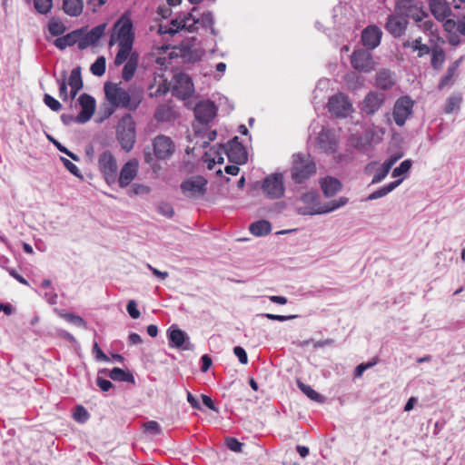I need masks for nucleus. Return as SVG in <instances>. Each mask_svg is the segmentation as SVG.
Here are the masks:
<instances>
[{
    "instance_id": "nucleus-62",
    "label": "nucleus",
    "mask_w": 465,
    "mask_h": 465,
    "mask_svg": "<svg viewBox=\"0 0 465 465\" xmlns=\"http://www.w3.org/2000/svg\"><path fill=\"white\" fill-rule=\"evenodd\" d=\"M233 353L238 358L239 361L242 364H247L248 355L244 348H242V346H235L233 348Z\"/></svg>"
},
{
    "instance_id": "nucleus-61",
    "label": "nucleus",
    "mask_w": 465,
    "mask_h": 465,
    "mask_svg": "<svg viewBox=\"0 0 465 465\" xmlns=\"http://www.w3.org/2000/svg\"><path fill=\"white\" fill-rule=\"evenodd\" d=\"M126 311L131 318L138 319L141 315L135 300H130L126 305Z\"/></svg>"
},
{
    "instance_id": "nucleus-37",
    "label": "nucleus",
    "mask_w": 465,
    "mask_h": 465,
    "mask_svg": "<svg viewBox=\"0 0 465 465\" xmlns=\"http://www.w3.org/2000/svg\"><path fill=\"white\" fill-rule=\"evenodd\" d=\"M193 13H188L186 15H183V16L180 15L174 19H172L168 25H171L173 28L177 27V33L183 29L187 30V27L190 25L189 22L191 21Z\"/></svg>"
},
{
    "instance_id": "nucleus-7",
    "label": "nucleus",
    "mask_w": 465,
    "mask_h": 465,
    "mask_svg": "<svg viewBox=\"0 0 465 465\" xmlns=\"http://www.w3.org/2000/svg\"><path fill=\"white\" fill-rule=\"evenodd\" d=\"M349 203V199L345 196H341L338 199L331 200L328 203H323L322 207L315 206H306L299 207L298 213L301 215H317V214H326L331 213L333 211L338 210L339 208L346 205Z\"/></svg>"
},
{
    "instance_id": "nucleus-49",
    "label": "nucleus",
    "mask_w": 465,
    "mask_h": 465,
    "mask_svg": "<svg viewBox=\"0 0 465 465\" xmlns=\"http://www.w3.org/2000/svg\"><path fill=\"white\" fill-rule=\"evenodd\" d=\"M390 171V167L382 163L381 167L377 169L375 174L373 175L371 184H377L382 182L389 174Z\"/></svg>"
},
{
    "instance_id": "nucleus-19",
    "label": "nucleus",
    "mask_w": 465,
    "mask_h": 465,
    "mask_svg": "<svg viewBox=\"0 0 465 465\" xmlns=\"http://www.w3.org/2000/svg\"><path fill=\"white\" fill-rule=\"evenodd\" d=\"M382 31L375 25H368L361 32V43L370 50L375 49L381 41Z\"/></svg>"
},
{
    "instance_id": "nucleus-11",
    "label": "nucleus",
    "mask_w": 465,
    "mask_h": 465,
    "mask_svg": "<svg viewBox=\"0 0 465 465\" xmlns=\"http://www.w3.org/2000/svg\"><path fill=\"white\" fill-rule=\"evenodd\" d=\"M328 109L336 117H346L352 111V105L343 94H337L330 97Z\"/></svg>"
},
{
    "instance_id": "nucleus-51",
    "label": "nucleus",
    "mask_w": 465,
    "mask_h": 465,
    "mask_svg": "<svg viewBox=\"0 0 465 465\" xmlns=\"http://www.w3.org/2000/svg\"><path fill=\"white\" fill-rule=\"evenodd\" d=\"M65 79H66V71H63L62 78L56 80V82L59 85V97L64 102L68 100V90H67V84L65 82Z\"/></svg>"
},
{
    "instance_id": "nucleus-21",
    "label": "nucleus",
    "mask_w": 465,
    "mask_h": 465,
    "mask_svg": "<svg viewBox=\"0 0 465 465\" xmlns=\"http://www.w3.org/2000/svg\"><path fill=\"white\" fill-rule=\"evenodd\" d=\"M138 172V162L135 159L129 160L120 171L118 183L121 188L127 187L135 178Z\"/></svg>"
},
{
    "instance_id": "nucleus-57",
    "label": "nucleus",
    "mask_w": 465,
    "mask_h": 465,
    "mask_svg": "<svg viewBox=\"0 0 465 465\" xmlns=\"http://www.w3.org/2000/svg\"><path fill=\"white\" fill-rule=\"evenodd\" d=\"M144 431L152 435H160L162 429L160 424L155 420H149L143 424Z\"/></svg>"
},
{
    "instance_id": "nucleus-12",
    "label": "nucleus",
    "mask_w": 465,
    "mask_h": 465,
    "mask_svg": "<svg viewBox=\"0 0 465 465\" xmlns=\"http://www.w3.org/2000/svg\"><path fill=\"white\" fill-rule=\"evenodd\" d=\"M195 119L202 124H208L217 114V107L211 100L198 102L193 109Z\"/></svg>"
},
{
    "instance_id": "nucleus-36",
    "label": "nucleus",
    "mask_w": 465,
    "mask_h": 465,
    "mask_svg": "<svg viewBox=\"0 0 465 465\" xmlns=\"http://www.w3.org/2000/svg\"><path fill=\"white\" fill-rule=\"evenodd\" d=\"M431 66L435 70H440L445 61V52L440 47H436L431 51Z\"/></svg>"
},
{
    "instance_id": "nucleus-44",
    "label": "nucleus",
    "mask_w": 465,
    "mask_h": 465,
    "mask_svg": "<svg viewBox=\"0 0 465 465\" xmlns=\"http://www.w3.org/2000/svg\"><path fill=\"white\" fill-rule=\"evenodd\" d=\"M65 30V25L59 20L52 18L48 23V31L53 36H60Z\"/></svg>"
},
{
    "instance_id": "nucleus-20",
    "label": "nucleus",
    "mask_w": 465,
    "mask_h": 465,
    "mask_svg": "<svg viewBox=\"0 0 465 465\" xmlns=\"http://www.w3.org/2000/svg\"><path fill=\"white\" fill-rule=\"evenodd\" d=\"M385 95L381 93L370 92L364 97L361 104V110L368 115H372L382 106Z\"/></svg>"
},
{
    "instance_id": "nucleus-24",
    "label": "nucleus",
    "mask_w": 465,
    "mask_h": 465,
    "mask_svg": "<svg viewBox=\"0 0 465 465\" xmlns=\"http://www.w3.org/2000/svg\"><path fill=\"white\" fill-rule=\"evenodd\" d=\"M99 374L108 375L113 381H124L132 384L135 383L134 376L129 370H124L119 367H114L112 370L102 369Z\"/></svg>"
},
{
    "instance_id": "nucleus-5",
    "label": "nucleus",
    "mask_w": 465,
    "mask_h": 465,
    "mask_svg": "<svg viewBox=\"0 0 465 465\" xmlns=\"http://www.w3.org/2000/svg\"><path fill=\"white\" fill-rule=\"evenodd\" d=\"M220 149L227 155L229 162L235 164H244L248 160L245 147L239 141L238 136H234L226 144L221 145Z\"/></svg>"
},
{
    "instance_id": "nucleus-8",
    "label": "nucleus",
    "mask_w": 465,
    "mask_h": 465,
    "mask_svg": "<svg viewBox=\"0 0 465 465\" xmlns=\"http://www.w3.org/2000/svg\"><path fill=\"white\" fill-rule=\"evenodd\" d=\"M262 189L269 199H279L284 194L283 177L281 173H272L264 178Z\"/></svg>"
},
{
    "instance_id": "nucleus-35",
    "label": "nucleus",
    "mask_w": 465,
    "mask_h": 465,
    "mask_svg": "<svg viewBox=\"0 0 465 465\" xmlns=\"http://www.w3.org/2000/svg\"><path fill=\"white\" fill-rule=\"evenodd\" d=\"M173 117V110L166 104H160L154 112V118L157 122H169Z\"/></svg>"
},
{
    "instance_id": "nucleus-55",
    "label": "nucleus",
    "mask_w": 465,
    "mask_h": 465,
    "mask_svg": "<svg viewBox=\"0 0 465 465\" xmlns=\"http://www.w3.org/2000/svg\"><path fill=\"white\" fill-rule=\"evenodd\" d=\"M43 100L45 104L54 112H58L62 108L61 103L51 94H45Z\"/></svg>"
},
{
    "instance_id": "nucleus-26",
    "label": "nucleus",
    "mask_w": 465,
    "mask_h": 465,
    "mask_svg": "<svg viewBox=\"0 0 465 465\" xmlns=\"http://www.w3.org/2000/svg\"><path fill=\"white\" fill-rule=\"evenodd\" d=\"M83 35V29L74 30L63 36L57 37L54 41V45L60 50L65 49L67 46H73L81 39Z\"/></svg>"
},
{
    "instance_id": "nucleus-3",
    "label": "nucleus",
    "mask_w": 465,
    "mask_h": 465,
    "mask_svg": "<svg viewBox=\"0 0 465 465\" xmlns=\"http://www.w3.org/2000/svg\"><path fill=\"white\" fill-rule=\"evenodd\" d=\"M104 93L107 100L114 107H124L130 111H135L139 106L140 101L132 100L128 92L116 84L106 83Z\"/></svg>"
},
{
    "instance_id": "nucleus-52",
    "label": "nucleus",
    "mask_w": 465,
    "mask_h": 465,
    "mask_svg": "<svg viewBox=\"0 0 465 465\" xmlns=\"http://www.w3.org/2000/svg\"><path fill=\"white\" fill-rule=\"evenodd\" d=\"M90 414L84 406H76L75 411L74 412V420H76L79 423H84L88 420Z\"/></svg>"
},
{
    "instance_id": "nucleus-30",
    "label": "nucleus",
    "mask_w": 465,
    "mask_h": 465,
    "mask_svg": "<svg viewBox=\"0 0 465 465\" xmlns=\"http://www.w3.org/2000/svg\"><path fill=\"white\" fill-rule=\"evenodd\" d=\"M138 65V54L134 52L128 61L124 64L122 70V78L125 82L133 79Z\"/></svg>"
},
{
    "instance_id": "nucleus-28",
    "label": "nucleus",
    "mask_w": 465,
    "mask_h": 465,
    "mask_svg": "<svg viewBox=\"0 0 465 465\" xmlns=\"http://www.w3.org/2000/svg\"><path fill=\"white\" fill-rule=\"evenodd\" d=\"M192 24L187 27V31L193 33L197 30L196 25H200L203 28H208L210 25H214V17L212 12L207 11L202 14L201 17L195 18L193 15L191 18Z\"/></svg>"
},
{
    "instance_id": "nucleus-50",
    "label": "nucleus",
    "mask_w": 465,
    "mask_h": 465,
    "mask_svg": "<svg viewBox=\"0 0 465 465\" xmlns=\"http://www.w3.org/2000/svg\"><path fill=\"white\" fill-rule=\"evenodd\" d=\"M34 6L38 13L46 15L50 12L53 2L52 0H34Z\"/></svg>"
},
{
    "instance_id": "nucleus-13",
    "label": "nucleus",
    "mask_w": 465,
    "mask_h": 465,
    "mask_svg": "<svg viewBox=\"0 0 465 465\" xmlns=\"http://www.w3.org/2000/svg\"><path fill=\"white\" fill-rule=\"evenodd\" d=\"M351 66L361 72H370L374 67V61L370 51L364 49L354 50L351 55Z\"/></svg>"
},
{
    "instance_id": "nucleus-63",
    "label": "nucleus",
    "mask_w": 465,
    "mask_h": 465,
    "mask_svg": "<svg viewBox=\"0 0 465 465\" xmlns=\"http://www.w3.org/2000/svg\"><path fill=\"white\" fill-rule=\"evenodd\" d=\"M93 353L98 361H109V357L102 351L98 343L95 341L93 345Z\"/></svg>"
},
{
    "instance_id": "nucleus-40",
    "label": "nucleus",
    "mask_w": 465,
    "mask_h": 465,
    "mask_svg": "<svg viewBox=\"0 0 465 465\" xmlns=\"http://www.w3.org/2000/svg\"><path fill=\"white\" fill-rule=\"evenodd\" d=\"M320 198L318 193L312 191L302 193L301 201L309 206L322 207L323 203H321Z\"/></svg>"
},
{
    "instance_id": "nucleus-48",
    "label": "nucleus",
    "mask_w": 465,
    "mask_h": 465,
    "mask_svg": "<svg viewBox=\"0 0 465 465\" xmlns=\"http://www.w3.org/2000/svg\"><path fill=\"white\" fill-rule=\"evenodd\" d=\"M411 48L414 51H418V57H422L425 54H428L430 53V48L421 43V37H419L411 42Z\"/></svg>"
},
{
    "instance_id": "nucleus-25",
    "label": "nucleus",
    "mask_w": 465,
    "mask_h": 465,
    "mask_svg": "<svg viewBox=\"0 0 465 465\" xmlns=\"http://www.w3.org/2000/svg\"><path fill=\"white\" fill-rule=\"evenodd\" d=\"M430 10L432 15L440 22L444 21L451 15V9L446 0H431Z\"/></svg>"
},
{
    "instance_id": "nucleus-27",
    "label": "nucleus",
    "mask_w": 465,
    "mask_h": 465,
    "mask_svg": "<svg viewBox=\"0 0 465 465\" xmlns=\"http://www.w3.org/2000/svg\"><path fill=\"white\" fill-rule=\"evenodd\" d=\"M375 83L378 88L384 91L390 90L396 83L395 74L389 69H382L377 72Z\"/></svg>"
},
{
    "instance_id": "nucleus-58",
    "label": "nucleus",
    "mask_w": 465,
    "mask_h": 465,
    "mask_svg": "<svg viewBox=\"0 0 465 465\" xmlns=\"http://www.w3.org/2000/svg\"><path fill=\"white\" fill-rule=\"evenodd\" d=\"M60 161L63 163L65 169L68 172H70L73 175H74L76 177L82 176L79 168L74 163H73L70 160H68L65 157L61 156Z\"/></svg>"
},
{
    "instance_id": "nucleus-18",
    "label": "nucleus",
    "mask_w": 465,
    "mask_h": 465,
    "mask_svg": "<svg viewBox=\"0 0 465 465\" xmlns=\"http://www.w3.org/2000/svg\"><path fill=\"white\" fill-rule=\"evenodd\" d=\"M408 25L409 21L397 14L388 15L384 27L394 38H400L405 34Z\"/></svg>"
},
{
    "instance_id": "nucleus-38",
    "label": "nucleus",
    "mask_w": 465,
    "mask_h": 465,
    "mask_svg": "<svg viewBox=\"0 0 465 465\" xmlns=\"http://www.w3.org/2000/svg\"><path fill=\"white\" fill-rule=\"evenodd\" d=\"M298 388L302 391L310 400L322 402L323 396L314 391L310 385L304 384L303 382L297 381Z\"/></svg>"
},
{
    "instance_id": "nucleus-32",
    "label": "nucleus",
    "mask_w": 465,
    "mask_h": 465,
    "mask_svg": "<svg viewBox=\"0 0 465 465\" xmlns=\"http://www.w3.org/2000/svg\"><path fill=\"white\" fill-rule=\"evenodd\" d=\"M250 232L257 237L268 235L272 231L271 223L267 220H258L249 226Z\"/></svg>"
},
{
    "instance_id": "nucleus-46",
    "label": "nucleus",
    "mask_w": 465,
    "mask_h": 465,
    "mask_svg": "<svg viewBox=\"0 0 465 465\" xmlns=\"http://www.w3.org/2000/svg\"><path fill=\"white\" fill-rule=\"evenodd\" d=\"M414 2L411 0H397L395 9L398 15L405 16L409 11H413Z\"/></svg>"
},
{
    "instance_id": "nucleus-22",
    "label": "nucleus",
    "mask_w": 465,
    "mask_h": 465,
    "mask_svg": "<svg viewBox=\"0 0 465 465\" xmlns=\"http://www.w3.org/2000/svg\"><path fill=\"white\" fill-rule=\"evenodd\" d=\"M105 28L106 24L104 23L93 27L84 36H81V39L78 42V48L80 50H84L89 45H95L104 35Z\"/></svg>"
},
{
    "instance_id": "nucleus-31",
    "label": "nucleus",
    "mask_w": 465,
    "mask_h": 465,
    "mask_svg": "<svg viewBox=\"0 0 465 465\" xmlns=\"http://www.w3.org/2000/svg\"><path fill=\"white\" fill-rule=\"evenodd\" d=\"M317 140L321 149L325 152H333L336 148V142L331 132L327 129L323 128L320 132Z\"/></svg>"
},
{
    "instance_id": "nucleus-53",
    "label": "nucleus",
    "mask_w": 465,
    "mask_h": 465,
    "mask_svg": "<svg viewBox=\"0 0 465 465\" xmlns=\"http://www.w3.org/2000/svg\"><path fill=\"white\" fill-rule=\"evenodd\" d=\"M407 20L409 17L412 18L416 23L420 24L425 17H428V14L422 9H418L416 6L413 7V11H409L404 16Z\"/></svg>"
},
{
    "instance_id": "nucleus-39",
    "label": "nucleus",
    "mask_w": 465,
    "mask_h": 465,
    "mask_svg": "<svg viewBox=\"0 0 465 465\" xmlns=\"http://www.w3.org/2000/svg\"><path fill=\"white\" fill-rule=\"evenodd\" d=\"M412 166V161L411 159H406L402 161L399 166L393 169L392 177L403 178L410 173Z\"/></svg>"
},
{
    "instance_id": "nucleus-56",
    "label": "nucleus",
    "mask_w": 465,
    "mask_h": 465,
    "mask_svg": "<svg viewBox=\"0 0 465 465\" xmlns=\"http://www.w3.org/2000/svg\"><path fill=\"white\" fill-rule=\"evenodd\" d=\"M225 445L232 451L238 453L242 451L243 443L240 442L234 437H227L225 439Z\"/></svg>"
},
{
    "instance_id": "nucleus-59",
    "label": "nucleus",
    "mask_w": 465,
    "mask_h": 465,
    "mask_svg": "<svg viewBox=\"0 0 465 465\" xmlns=\"http://www.w3.org/2000/svg\"><path fill=\"white\" fill-rule=\"evenodd\" d=\"M258 316L267 318L272 321L286 322L297 317V315H280L273 313H261Z\"/></svg>"
},
{
    "instance_id": "nucleus-10",
    "label": "nucleus",
    "mask_w": 465,
    "mask_h": 465,
    "mask_svg": "<svg viewBox=\"0 0 465 465\" xmlns=\"http://www.w3.org/2000/svg\"><path fill=\"white\" fill-rule=\"evenodd\" d=\"M173 79V92L176 96L183 100L191 98L194 93V84L192 77L188 74L179 73L174 75Z\"/></svg>"
},
{
    "instance_id": "nucleus-64",
    "label": "nucleus",
    "mask_w": 465,
    "mask_h": 465,
    "mask_svg": "<svg viewBox=\"0 0 465 465\" xmlns=\"http://www.w3.org/2000/svg\"><path fill=\"white\" fill-rule=\"evenodd\" d=\"M96 384L102 391H108L114 387L113 383L109 380L102 378L99 373L96 379Z\"/></svg>"
},
{
    "instance_id": "nucleus-41",
    "label": "nucleus",
    "mask_w": 465,
    "mask_h": 465,
    "mask_svg": "<svg viewBox=\"0 0 465 465\" xmlns=\"http://www.w3.org/2000/svg\"><path fill=\"white\" fill-rule=\"evenodd\" d=\"M106 60L104 56H98L91 64L90 71L95 76H102L105 73Z\"/></svg>"
},
{
    "instance_id": "nucleus-42",
    "label": "nucleus",
    "mask_w": 465,
    "mask_h": 465,
    "mask_svg": "<svg viewBox=\"0 0 465 465\" xmlns=\"http://www.w3.org/2000/svg\"><path fill=\"white\" fill-rule=\"evenodd\" d=\"M462 102V97L460 94H453L450 96L446 101V106L444 108V112L446 114H450L455 110L460 109V104Z\"/></svg>"
},
{
    "instance_id": "nucleus-17",
    "label": "nucleus",
    "mask_w": 465,
    "mask_h": 465,
    "mask_svg": "<svg viewBox=\"0 0 465 465\" xmlns=\"http://www.w3.org/2000/svg\"><path fill=\"white\" fill-rule=\"evenodd\" d=\"M78 104L81 107V111L76 115V123L83 124L87 123L94 115L96 102L92 95L84 93L79 95Z\"/></svg>"
},
{
    "instance_id": "nucleus-54",
    "label": "nucleus",
    "mask_w": 465,
    "mask_h": 465,
    "mask_svg": "<svg viewBox=\"0 0 465 465\" xmlns=\"http://www.w3.org/2000/svg\"><path fill=\"white\" fill-rule=\"evenodd\" d=\"M456 72L453 69L448 67L446 74L440 79L438 88L439 90L444 89L446 86H450L453 84V77Z\"/></svg>"
},
{
    "instance_id": "nucleus-60",
    "label": "nucleus",
    "mask_w": 465,
    "mask_h": 465,
    "mask_svg": "<svg viewBox=\"0 0 465 465\" xmlns=\"http://www.w3.org/2000/svg\"><path fill=\"white\" fill-rule=\"evenodd\" d=\"M157 209L160 214L167 218H172L174 214L173 206L168 203H161Z\"/></svg>"
},
{
    "instance_id": "nucleus-14",
    "label": "nucleus",
    "mask_w": 465,
    "mask_h": 465,
    "mask_svg": "<svg viewBox=\"0 0 465 465\" xmlns=\"http://www.w3.org/2000/svg\"><path fill=\"white\" fill-rule=\"evenodd\" d=\"M169 346L180 350H191L193 348L188 334L177 327L171 325L167 330Z\"/></svg>"
},
{
    "instance_id": "nucleus-23",
    "label": "nucleus",
    "mask_w": 465,
    "mask_h": 465,
    "mask_svg": "<svg viewBox=\"0 0 465 465\" xmlns=\"http://www.w3.org/2000/svg\"><path fill=\"white\" fill-rule=\"evenodd\" d=\"M320 186L326 198H331L342 189L341 181L333 176L327 175L320 179Z\"/></svg>"
},
{
    "instance_id": "nucleus-6",
    "label": "nucleus",
    "mask_w": 465,
    "mask_h": 465,
    "mask_svg": "<svg viewBox=\"0 0 465 465\" xmlns=\"http://www.w3.org/2000/svg\"><path fill=\"white\" fill-rule=\"evenodd\" d=\"M98 168L108 184L116 182L117 163L110 151H104L99 155Z\"/></svg>"
},
{
    "instance_id": "nucleus-33",
    "label": "nucleus",
    "mask_w": 465,
    "mask_h": 465,
    "mask_svg": "<svg viewBox=\"0 0 465 465\" xmlns=\"http://www.w3.org/2000/svg\"><path fill=\"white\" fill-rule=\"evenodd\" d=\"M83 8V0H63V10L70 16H78Z\"/></svg>"
},
{
    "instance_id": "nucleus-45",
    "label": "nucleus",
    "mask_w": 465,
    "mask_h": 465,
    "mask_svg": "<svg viewBox=\"0 0 465 465\" xmlns=\"http://www.w3.org/2000/svg\"><path fill=\"white\" fill-rule=\"evenodd\" d=\"M68 84L78 88L84 87V82L81 74V67L76 66L71 71Z\"/></svg>"
},
{
    "instance_id": "nucleus-4",
    "label": "nucleus",
    "mask_w": 465,
    "mask_h": 465,
    "mask_svg": "<svg viewBox=\"0 0 465 465\" xmlns=\"http://www.w3.org/2000/svg\"><path fill=\"white\" fill-rule=\"evenodd\" d=\"M135 136V123L130 114H125L116 129V138L124 151L130 152L134 148Z\"/></svg>"
},
{
    "instance_id": "nucleus-1",
    "label": "nucleus",
    "mask_w": 465,
    "mask_h": 465,
    "mask_svg": "<svg viewBox=\"0 0 465 465\" xmlns=\"http://www.w3.org/2000/svg\"><path fill=\"white\" fill-rule=\"evenodd\" d=\"M292 180L301 184L310 179L317 171L316 163L309 153H296L292 154L291 167Z\"/></svg>"
},
{
    "instance_id": "nucleus-2",
    "label": "nucleus",
    "mask_w": 465,
    "mask_h": 465,
    "mask_svg": "<svg viewBox=\"0 0 465 465\" xmlns=\"http://www.w3.org/2000/svg\"><path fill=\"white\" fill-rule=\"evenodd\" d=\"M113 30L114 33L111 35L110 45H112L116 39L118 44L131 45V46H134L135 35L130 11H125L120 16L114 23Z\"/></svg>"
},
{
    "instance_id": "nucleus-9",
    "label": "nucleus",
    "mask_w": 465,
    "mask_h": 465,
    "mask_svg": "<svg viewBox=\"0 0 465 465\" xmlns=\"http://www.w3.org/2000/svg\"><path fill=\"white\" fill-rule=\"evenodd\" d=\"M413 101L410 96H401L396 100L392 116L398 126H403L407 118L412 114Z\"/></svg>"
},
{
    "instance_id": "nucleus-15",
    "label": "nucleus",
    "mask_w": 465,
    "mask_h": 465,
    "mask_svg": "<svg viewBox=\"0 0 465 465\" xmlns=\"http://www.w3.org/2000/svg\"><path fill=\"white\" fill-rule=\"evenodd\" d=\"M153 147L154 155L159 160L170 158L175 151V145L173 140L163 134L157 135L153 139Z\"/></svg>"
},
{
    "instance_id": "nucleus-16",
    "label": "nucleus",
    "mask_w": 465,
    "mask_h": 465,
    "mask_svg": "<svg viewBox=\"0 0 465 465\" xmlns=\"http://www.w3.org/2000/svg\"><path fill=\"white\" fill-rule=\"evenodd\" d=\"M207 180L203 176L189 178L181 183L182 192L188 197L203 196L206 193Z\"/></svg>"
},
{
    "instance_id": "nucleus-34",
    "label": "nucleus",
    "mask_w": 465,
    "mask_h": 465,
    "mask_svg": "<svg viewBox=\"0 0 465 465\" xmlns=\"http://www.w3.org/2000/svg\"><path fill=\"white\" fill-rule=\"evenodd\" d=\"M119 50L114 58V64L121 65L124 62L128 61L132 52L133 46L131 45L118 44Z\"/></svg>"
},
{
    "instance_id": "nucleus-47",
    "label": "nucleus",
    "mask_w": 465,
    "mask_h": 465,
    "mask_svg": "<svg viewBox=\"0 0 465 465\" xmlns=\"http://www.w3.org/2000/svg\"><path fill=\"white\" fill-rule=\"evenodd\" d=\"M62 316L67 322H71L72 324H74L75 326L81 327L83 329L87 328L86 321L77 314L70 312V313H64V314H62Z\"/></svg>"
},
{
    "instance_id": "nucleus-29",
    "label": "nucleus",
    "mask_w": 465,
    "mask_h": 465,
    "mask_svg": "<svg viewBox=\"0 0 465 465\" xmlns=\"http://www.w3.org/2000/svg\"><path fill=\"white\" fill-rule=\"evenodd\" d=\"M403 178H398L397 180L391 182L390 183L380 187L366 197V201H373L379 198H382L395 190L401 183Z\"/></svg>"
},
{
    "instance_id": "nucleus-43",
    "label": "nucleus",
    "mask_w": 465,
    "mask_h": 465,
    "mask_svg": "<svg viewBox=\"0 0 465 465\" xmlns=\"http://www.w3.org/2000/svg\"><path fill=\"white\" fill-rule=\"evenodd\" d=\"M47 139L55 146V148L59 152L66 154L68 157H70L72 160H74L75 162H79L80 161V156L79 155H77L76 153H74L71 152L70 150H68L59 141L54 139L52 135L47 134Z\"/></svg>"
}]
</instances>
